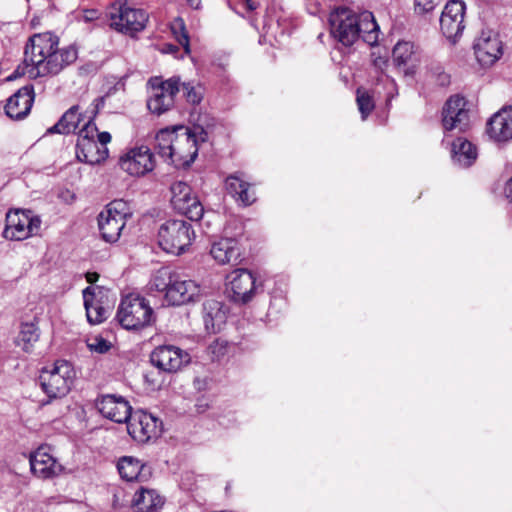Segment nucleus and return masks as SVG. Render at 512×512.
<instances>
[{
  "mask_svg": "<svg viewBox=\"0 0 512 512\" xmlns=\"http://www.w3.org/2000/svg\"><path fill=\"white\" fill-rule=\"evenodd\" d=\"M118 472L122 479L132 482H146L152 476L151 467L142 463L133 456H124L119 459L117 464Z\"/></svg>",
  "mask_w": 512,
  "mask_h": 512,
  "instance_id": "24",
  "label": "nucleus"
},
{
  "mask_svg": "<svg viewBox=\"0 0 512 512\" xmlns=\"http://www.w3.org/2000/svg\"><path fill=\"white\" fill-rule=\"evenodd\" d=\"M97 139V143L101 144V148H104L111 141V134L106 131L97 133Z\"/></svg>",
  "mask_w": 512,
  "mask_h": 512,
  "instance_id": "47",
  "label": "nucleus"
},
{
  "mask_svg": "<svg viewBox=\"0 0 512 512\" xmlns=\"http://www.w3.org/2000/svg\"><path fill=\"white\" fill-rule=\"evenodd\" d=\"M97 132L98 128L93 118H91L79 130L78 139L95 140V135L97 134Z\"/></svg>",
  "mask_w": 512,
  "mask_h": 512,
  "instance_id": "43",
  "label": "nucleus"
},
{
  "mask_svg": "<svg viewBox=\"0 0 512 512\" xmlns=\"http://www.w3.org/2000/svg\"><path fill=\"white\" fill-rule=\"evenodd\" d=\"M125 225L126 222L122 218L108 217V214L103 211L98 215V227L101 237L108 243L118 241Z\"/></svg>",
  "mask_w": 512,
  "mask_h": 512,
  "instance_id": "30",
  "label": "nucleus"
},
{
  "mask_svg": "<svg viewBox=\"0 0 512 512\" xmlns=\"http://www.w3.org/2000/svg\"><path fill=\"white\" fill-rule=\"evenodd\" d=\"M87 346L91 352H96L98 354H104L108 352L111 348V343L104 339L103 337L97 336L90 339L87 343Z\"/></svg>",
  "mask_w": 512,
  "mask_h": 512,
  "instance_id": "41",
  "label": "nucleus"
},
{
  "mask_svg": "<svg viewBox=\"0 0 512 512\" xmlns=\"http://www.w3.org/2000/svg\"><path fill=\"white\" fill-rule=\"evenodd\" d=\"M39 329L33 322H23L18 336V345L22 343V349L30 352L33 344L39 340Z\"/></svg>",
  "mask_w": 512,
  "mask_h": 512,
  "instance_id": "35",
  "label": "nucleus"
},
{
  "mask_svg": "<svg viewBox=\"0 0 512 512\" xmlns=\"http://www.w3.org/2000/svg\"><path fill=\"white\" fill-rule=\"evenodd\" d=\"M75 372L65 360H58L51 368H43L38 377V383L47 399L41 405L50 404L56 399L65 397L71 390Z\"/></svg>",
  "mask_w": 512,
  "mask_h": 512,
  "instance_id": "3",
  "label": "nucleus"
},
{
  "mask_svg": "<svg viewBox=\"0 0 512 512\" xmlns=\"http://www.w3.org/2000/svg\"><path fill=\"white\" fill-rule=\"evenodd\" d=\"M103 212L107 213L108 217L114 216L116 218H122L125 222L132 216V210L129 203L123 199H115L111 201Z\"/></svg>",
  "mask_w": 512,
  "mask_h": 512,
  "instance_id": "37",
  "label": "nucleus"
},
{
  "mask_svg": "<svg viewBox=\"0 0 512 512\" xmlns=\"http://www.w3.org/2000/svg\"><path fill=\"white\" fill-rule=\"evenodd\" d=\"M475 55L482 65H492L502 55L501 41L490 33H482L474 44Z\"/></svg>",
  "mask_w": 512,
  "mask_h": 512,
  "instance_id": "23",
  "label": "nucleus"
},
{
  "mask_svg": "<svg viewBox=\"0 0 512 512\" xmlns=\"http://www.w3.org/2000/svg\"><path fill=\"white\" fill-rule=\"evenodd\" d=\"M150 361L153 366L166 373H175L190 363L189 353L174 345H161L156 347Z\"/></svg>",
  "mask_w": 512,
  "mask_h": 512,
  "instance_id": "14",
  "label": "nucleus"
},
{
  "mask_svg": "<svg viewBox=\"0 0 512 512\" xmlns=\"http://www.w3.org/2000/svg\"><path fill=\"white\" fill-rule=\"evenodd\" d=\"M430 73L437 85L444 87L450 83V75L447 74L441 66L431 68Z\"/></svg>",
  "mask_w": 512,
  "mask_h": 512,
  "instance_id": "44",
  "label": "nucleus"
},
{
  "mask_svg": "<svg viewBox=\"0 0 512 512\" xmlns=\"http://www.w3.org/2000/svg\"><path fill=\"white\" fill-rule=\"evenodd\" d=\"M200 286L193 280L184 279L176 272L170 289L165 294L167 302L173 306L186 304L200 295Z\"/></svg>",
  "mask_w": 512,
  "mask_h": 512,
  "instance_id": "18",
  "label": "nucleus"
},
{
  "mask_svg": "<svg viewBox=\"0 0 512 512\" xmlns=\"http://www.w3.org/2000/svg\"><path fill=\"white\" fill-rule=\"evenodd\" d=\"M356 101L361 117L365 120L375 107L372 96L368 91L359 88L357 89Z\"/></svg>",
  "mask_w": 512,
  "mask_h": 512,
  "instance_id": "40",
  "label": "nucleus"
},
{
  "mask_svg": "<svg viewBox=\"0 0 512 512\" xmlns=\"http://www.w3.org/2000/svg\"><path fill=\"white\" fill-rule=\"evenodd\" d=\"M184 218H171L158 229L159 246L167 253L180 255L190 247L196 238L194 227Z\"/></svg>",
  "mask_w": 512,
  "mask_h": 512,
  "instance_id": "5",
  "label": "nucleus"
},
{
  "mask_svg": "<svg viewBox=\"0 0 512 512\" xmlns=\"http://www.w3.org/2000/svg\"><path fill=\"white\" fill-rule=\"evenodd\" d=\"M226 289L230 299L238 304L249 303L261 285L256 282L255 275L247 269H237L228 275Z\"/></svg>",
  "mask_w": 512,
  "mask_h": 512,
  "instance_id": "13",
  "label": "nucleus"
},
{
  "mask_svg": "<svg viewBox=\"0 0 512 512\" xmlns=\"http://www.w3.org/2000/svg\"><path fill=\"white\" fill-rule=\"evenodd\" d=\"M164 498L155 490L140 487L134 494L132 506L137 512H160Z\"/></svg>",
  "mask_w": 512,
  "mask_h": 512,
  "instance_id": "26",
  "label": "nucleus"
},
{
  "mask_svg": "<svg viewBox=\"0 0 512 512\" xmlns=\"http://www.w3.org/2000/svg\"><path fill=\"white\" fill-rule=\"evenodd\" d=\"M155 319L149 301L140 295L123 297L116 313V320L126 330H141L152 325Z\"/></svg>",
  "mask_w": 512,
  "mask_h": 512,
  "instance_id": "6",
  "label": "nucleus"
},
{
  "mask_svg": "<svg viewBox=\"0 0 512 512\" xmlns=\"http://www.w3.org/2000/svg\"><path fill=\"white\" fill-rule=\"evenodd\" d=\"M110 19V26L116 31L133 34L145 28L148 14L143 9L130 6L127 0H120L112 6Z\"/></svg>",
  "mask_w": 512,
  "mask_h": 512,
  "instance_id": "8",
  "label": "nucleus"
},
{
  "mask_svg": "<svg viewBox=\"0 0 512 512\" xmlns=\"http://www.w3.org/2000/svg\"><path fill=\"white\" fill-rule=\"evenodd\" d=\"M81 121L79 107L77 105L69 108L59 121L48 129L49 133L69 134L75 132Z\"/></svg>",
  "mask_w": 512,
  "mask_h": 512,
  "instance_id": "34",
  "label": "nucleus"
},
{
  "mask_svg": "<svg viewBox=\"0 0 512 512\" xmlns=\"http://www.w3.org/2000/svg\"><path fill=\"white\" fill-rule=\"evenodd\" d=\"M31 472L41 479H50L60 474L63 467L41 447L30 455Z\"/></svg>",
  "mask_w": 512,
  "mask_h": 512,
  "instance_id": "20",
  "label": "nucleus"
},
{
  "mask_svg": "<svg viewBox=\"0 0 512 512\" xmlns=\"http://www.w3.org/2000/svg\"><path fill=\"white\" fill-rule=\"evenodd\" d=\"M99 278V274L96 273V272H88L86 274V280L89 282V283H94L98 280Z\"/></svg>",
  "mask_w": 512,
  "mask_h": 512,
  "instance_id": "50",
  "label": "nucleus"
},
{
  "mask_svg": "<svg viewBox=\"0 0 512 512\" xmlns=\"http://www.w3.org/2000/svg\"><path fill=\"white\" fill-rule=\"evenodd\" d=\"M175 275L176 272L167 267L160 268L156 271L150 280L151 289L158 292H165V294H167V291L170 289Z\"/></svg>",
  "mask_w": 512,
  "mask_h": 512,
  "instance_id": "36",
  "label": "nucleus"
},
{
  "mask_svg": "<svg viewBox=\"0 0 512 512\" xmlns=\"http://www.w3.org/2000/svg\"><path fill=\"white\" fill-rule=\"evenodd\" d=\"M414 45L411 42H398L393 49V61L398 67H404L405 74L413 73Z\"/></svg>",
  "mask_w": 512,
  "mask_h": 512,
  "instance_id": "33",
  "label": "nucleus"
},
{
  "mask_svg": "<svg viewBox=\"0 0 512 512\" xmlns=\"http://www.w3.org/2000/svg\"><path fill=\"white\" fill-rule=\"evenodd\" d=\"M487 133L498 142L512 139V106L502 108L489 119Z\"/></svg>",
  "mask_w": 512,
  "mask_h": 512,
  "instance_id": "21",
  "label": "nucleus"
},
{
  "mask_svg": "<svg viewBox=\"0 0 512 512\" xmlns=\"http://www.w3.org/2000/svg\"><path fill=\"white\" fill-rule=\"evenodd\" d=\"M414 6L417 13L424 14L435 8V2L434 0H414Z\"/></svg>",
  "mask_w": 512,
  "mask_h": 512,
  "instance_id": "45",
  "label": "nucleus"
},
{
  "mask_svg": "<svg viewBox=\"0 0 512 512\" xmlns=\"http://www.w3.org/2000/svg\"><path fill=\"white\" fill-rule=\"evenodd\" d=\"M245 5L249 11H253L257 8V4L253 0H245Z\"/></svg>",
  "mask_w": 512,
  "mask_h": 512,
  "instance_id": "51",
  "label": "nucleus"
},
{
  "mask_svg": "<svg viewBox=\"0 0 512 512\" xmlns=\"http://www.w3.org/2000/svg\"><path fill=\"white\" fill-rule=\"evenodd\" d=\"M178 131L169 163L177 169H186L195 161L199 145L208 141L209 133L201 125H195L192 129L179 126Z\"/></svg>",
  "mask_w": 512,
  "mask_h": 512,
  "instance_id": "4",
  "label": "nucleus"
},
{
  "mask_svg": "<svg viewBox=\"0 0 512 512\" xmlns=\"http://www.w3.org/2000/svg\"><path fill=\"white\" fill-rule=\"evenodd\" d=\"M119 165L122 170L132 176H143L155 167V158L147 146L135 147L120 158Z\"/></svg>",
  "mask_w": 512,
  "mask_h": 512,
  "instance_id": "16",
  "label": "nucleus"
},
{
  "mask_svg": "<svg viewBox=\"0 0 512 512\" xmlns=\"http://www.w3.org/2000/svg\"><path fill=\"white\" fill-rule=\"evenodd\" d=\"M59 39L51 33L35 34L25 46L24 62L31 78L54 76L78 57L74 46L58 48Z\"/></svg>",
  "mask_w": 512,
  "mask_h": 512,
  "instance_id": "1",
  "label": "nucleus"
},
{
  "mask_svg": "<svg viewBox=\"0 0 512 512\" xmlns=\"http://www.w3.org/2000/svg\"><path fill=\"white\" fill-rule=\"evenodd\" d=\"M210 254L222 265H237L241 260L240 247L237 240L234 238H222L214 242L210 249Z\"/></svg>",
  "mask_w": 512,
  "mask_h": 512,
  "instance_id": "25",
  "label": "nucleus"
},
{
  "mask_svg": "<svg viewBox=\"0 0 512 512\" xmlns=\"http://www.w3.org/2000/svg\"><path fill=\"white\" fill-rule=\"evenodd\" d=\"M329 24L333 38L345 47L352 46L359 39L369 46L378 43L380 30L370 11L357 14L349 8L340 7L330 14Z\"/></svg>",
  "mask_w": 512,
  "mask_h": 512,
  "instance_id": "2",
  "label": "nucleus"
},
{
  "mask_svg": "<svg viewBox=\"0 0 512 512\" xmlns=\"http://www.w3.org/2000/svg\"><path fill=\"white\" fill-rule=\"evenodd\" d=\"M105 96H102V97H99L97 99H95L94 103H95V111H94V116L98 113V111L104 107L105 105Z\"/></svg>",
  "mask_w": 512,
  "mask_h": 512,
  "instance_id": "48",
  "label": "nucleus"
},
{
  "mask_svg": "<svg viewBox=\"0 0 512 512\" xmlns=\"http://www.w3.org/2000/svg\"><path fill=\"white\" fill-rule=\"evenodd\" d=\"M178 127L173 129L165 128L160 130L155 136L154 149L164 161H170L173 154L175 138L178 137Z\"/></svg>",
  "mask_w": 512,
  "mask_h": 512,
  "instance_id": "32",
  "label": "nucleus"
},
{
  "mask_svg": "<svg viewBox=\"0 0 512 512\" xmlns=\"http://www.w3.org/2000/svg\"><path fill=\"white\" fill-rule=\"evenodd\" d=\"M467 102L464 97L459 95L451 96L444 104L442 110V125L444 130L451 131L457 129L462 132L469 126V110L466 108Z\"/></svg>",
  "mask_w": 512,
  "mask_h": 512,
  "instance_id": "15",
  "label": "nucleus"
},
{
  "mask_svg": "<svg viewBox=\"0 0 512 512\" xmlns=\"http://www.w3.org/2000/svg\"><path fill=\"white\" fill-rule=\"evenodd\" d=\"M451 156L453 163L461 168L470 167L477 159L476 146L463 138L452 143Z\"/></svg>",
  "mask_w": 512,
  "mask_h": 512,
  "instance_id": "29",
  "label": "nucleus"
},
{
  "mask_svg": "<svg viewBox=\"0 0 512 512\" xmlns=\"http://www.w3.org/2000/svg\"><path fill=\"white\" fill-rule=\"evenodd\" d=\"M95 289L88 286L83 290L84 306L88 321L91 324H100L107 319L109 311L98 302H95Z\"/></svg>",
  "mask_w": 512,
  "mask_h": 512,
  "instance_id": "31",
  "label": "nucleus"
},
{
  "mask_svg": "<svg viewBox=\"0 0 512 512\" xmlns=\"http://www.w3.org/2000/svg\"><path fill=\"white\" fill-rule=\"evenodd\" d=\"M227 192L239 203L249 206L255 202L256 197L251 185L238 175H230L225 181Z\"/></svg>",
  "mask_w": 512,
  "mask_h": 512,
  "instance_id": "28",
  "label": "nucleus"
},
{
  "mask_svg": "<svg viewBox=\"0 0 512 512\" xmlns=\"http://www.w3.org/2000/svg\"><path fill=\"white\" fill-rule=\"evenodd\" d=\"M167 48H168L167 51H170V52L177 50V47L172 44H168Z\"/></svg>",
  "mask_w": 512,
  "mask_h": 512,
  "instance_id": "52",
  "label": "nucleus"
},
{
  "mask_svg": "<svg viewBox=\"0 0 512 512\" xmlns=\"http://www.w3.org/2000/svg\"><path fill=\"white\" fill-rule=\"evenodd\" d=\"M150 95L147 100L149 111L161 115L174 106L175 96L180 91V78L171 77L166 81L151 79Z\"/></svg>",
  "mask_w": 512,
  "mask_h": 512,
  "instance_id": "9",
  "label": "nucleus"
},
{
  "mask_svg": "<svg viewBox=\"0 0 512 512\" xmlns=\"http://www.w3.org/2000/svg\"><path fill=\"white\" fill-rule=\"evenodd\" d=\"M228 347V341L217 338L209 345V350L215 359H220L228 352Z\"/></svg>",
  "mask_w": 512,
  "mask_h": 512,
  "instance_id": "42",
  "label": "nucleus"
},
{
  "mask_svg": "<svg viewBox=\"0 0 512 512\" xmlns=\"http://www.w3.org/2000/svg\"><path fill=\"white\" fill-rule=\"evenodd\" d=\"M76 157L79 161L95 165L108 157L107 147L100 148L96 140L78 139L76 144Z\"/></svg>",
  "mask_w": 512,
  "mask_h": 512,
  "instance_id": "27",
  "label": "nucleus"
},
{
  "mask_svg": "<svg viewBox=\"0 0 512 512\" xmlns=\"http://www.w3.org/2000/svg\"><path fill=\"white\" fill-rule=\"evenodd\" d=\"M125 423L129 435L139 443H147L162 433V421L142 410L131 412Z\"/></svg>",
  "mask_w": 512,
  "mask_h": 512,
  "instance_id": "11",
  "label": "nucleus"
},
{
  "mask_svg": "<svg viewBox=\"0 0 512 512\" xmlns=\"http://www.w3.org/2000/svg\"><path fill=\"white\" fill-rule=\"evenodd\" d=\"M202 313L205 330L208 333H219L226 324L228 310L221 301L207 299L203 303Z\"/></svg>",
  "mask_w": 512,
  "mask_h": 512,
  "instance_id": "22",
  "label": "nucleus"
},
{
  "mask_svg": "<svg viewBox=\"0 0 512 512\" xmlns=\"http://www.w3.org/2000/svg\"><path fill=\"white\" fill-rule=\"evenodd\" d=\"M95 406L103 417L116 423H125L132 412V407L124 397L112 394L97 398Z\"/></svg>",
  "mask_w": 512,
  "mask_h": 512,
  "instance_id": "17",
  "label": "nucleus"
},
{
  "mask_svg": "<svg viewBox=\"0 0 512 512\" xmlns=\"http://www.w3.org/2000/svg\"><path fill=\"white\" fill-rule=\"evenodd\" d=\"M505 195L507 199H509V201L512 203V177L506 183Z\"/></svg>",
  "mask_w": 512,
  "mask_h": 512,
  "instance_id": "49",
  "label": "nucleus"
},
{
  "mask_svg": "<svg viewBox=\"0 0 512 512\" xmlns=\"http://www.w3.org/2000/svg\"><path fill=\"white\" fill-rule=\"evenodd\" d=\"M466 5L462 0H450L444 6L440 17V29L443 36L455 44L465 29Z\"/></svg>",
  "mask_w": 512,
  "mask_h": 512,
  "instance_id": "12",
  "label": "nucleus"
},
{
  "mask_svg": "<svg viewBox=\"0 0 512 512\" xmlns=\"http://www.w3.org/2000/svg\"><path fill=\"white\" fill-rule=\"evenodd\" d=\"M171 30L178 43L184 48L186 54L190 53L189 35L185 28L184 20L176 18L171 24Z\"/></svg>",
  "mask_w": 512,
  "mask_h": 512,
  "instance_id": "39",
  "label": "nucleus"
},
{
  "mask_svg": "<svg viewBox=\"0 0 512 512\" xmlns=\"http://www.w3.org/2000/svg\"><path fill=\"white\" fill-rule=\"evenodd\" d=\"M180 87H182L184 97L188 103L197 105L202 101L204 88L200 84H195L193 82H180Z\"/></svg>",
  "mask_w": 512,
  "mask_h": 512,
  "instance_id": "38",
  "label": "nucleus"
},
{
  "mask_svg": "<svg viewBox=\"0 0 512 512\" xmlns=\"http://www.w3.org/2000/svg\"><path fill=\"white\" fill-rule=\"evenodd\" d=\"M34 102V90L32 85H26L9 97L4 107L6 115L14 120L25 118Z\"/></svg>",
  "mask_w": 512,
  "mask_h": 512,
  "instance_id": "19",
  "label": "nucleus"
},
{
  "mask_svg": "<svg viewBox=\"0 0 512 512\" xmlns=\"http://www.w3.org/2000/svg\"><path fill=\"white\" fill-rule=\"evenodd\" d=\"M100 16V12L97 9H86L82 13V19L85 22H92L97 20Z\"/></svg>",
  "mask_w": 512,
  "mask_h": 512,
  "instance_id": "46",
  "label": "nucleus"
},
{
  "mask_svg": "<svg viewBox=\"0 0 512 512\" xmlns=\"http://www.w3.org/2000/svg\"><path fill=\"white\" fill-rule=\"evenodd\" d=\"M3 237L10 241H22L37 235L41 227V219L31 210H10L6 214Z\"/></svg>",
  "mask_w": 512,
  "mask_h": 512,
  "instance_id": "7",
  "label": "nucleus"
},
{
  "mask_svg": "<svg viewBox=\"0 0 512 512\" xmlns=\"http://www.w3.org/2000/svg\"><path fill=\"white\" fill-rule=\"evenodd\" d=\"M171 204L175 211L190 221H200L204 214V207L198 197L193 194L192 188L183 181L171 185Z\"/></svg>",
  "mask_w": 512,
  "mask_h": 512,
  "instance_id": "10",
  "label": "nucleus"
}]
</instances>
